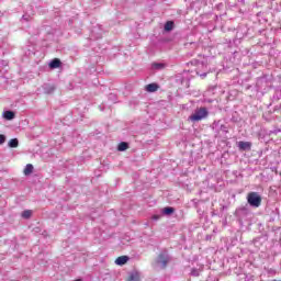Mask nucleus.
Returning <instances> with one entry per match:
<instances>
[{"label":"nucleus","instance_id":"nucleus-1","mask_svg":"<svg viewBox=\"0 0 281 281\" xmlns=\"http://www.w3.org/2000/svg\"><path fill=\"white\" fill-rule=\"evenodd\" d=\"M210 57H200V59H195L191 61V65L198 66L195 69L196 76H200L201 78H205L207 76V72H200V69H203V71H207V60Z\"/></svg>","mask_w":281,"mask_h":281},{"label":"nucleus","instance_id":"nucleus-2","mask_svg":"<svg viewBox=\"0 0 281 281\" xmlns=\"http://www.w3.org/2000/svg\"><path fill=\"white\" fill-rule=\"evenodd\" d=\"M207 115H209L207 108H200V109H196L194 113L189 116V120L190 122H201V120H205Z\"/></svg>","mask_w":281,"mask_h":281},{"label":"nucleus","instance_id":"nucleus-3","mask_svg":"<svg viewBox=\"0 0 281 281\" xmlns=\"http://www.w3.org/2000/svg\"><path fill=\"white\" fill-rule=\"evenodd\" d=\"M247 201L252 207H260L262 205V196L258 192L248 193Z\"/></svg>","mask_w":281,"mask_h":281},{"label":"nucleus","instance_id":"nucleus-4","mask_svg":"<svg viewBox=\"0 0 281 281\" xmlns=\"http://www.w3.org/2000/svg\"><path fill=\"white\" fill-rule=\"evenodd\" d=\"M170 261V257H168V254L161 252L158 256L157 262L160 265L161 269H166L168 267V262Z\"/></svg>","mask_w":281,"mask_h":281},{"label":"nucleus","instance_id":"nucleus-5","mask_svg":"<svg viewBox=\"0 0 281 281\" xmlns=\"http://www.w3.org/2000/svg\"><path fill=\"white\" fill-rule=\"evenodd\" d=\"M239 150H251V143L250 142H243L238 143Z\"/></svg>","mask_w":281,"mask_h":281},{"label":"nucleus","instance_id":"nucleus-6","mask_svg":"<svg viewBox=\"0 0 281 281\" xmlns=\"http://www.w3.org/2000/svg\"><path fill=\"white\" fill-rule=\"evenodd\" d=\"M159 89V85L157 83H149L145 87V90L148 92V93H155V91H157Z\"/></svg>","mask_w":281,"mask_h":281},{"label":"nucleus","instance_id":"nucleus-7","mask_svg":"<svg viewBox=\"0 0 281 281\" xmlns=\"http://www.w3.org/2000/svg\"><path fill=\"white\" fill-rule=\"evenodd\" d=\"M128 262V256H121L119 258H116L115 260V265H117L119 267H122L123 265H126Z\"/></svg>","mask_w":281,"mask_h":281},{"label":"nucleus","instance_id":"nucleus-8","mask_svg":"<svg viewBox=\"0 0 281 281\" xmlns=\"http://www.w3.org/2000/svg\"><path fill=\"white\" fill-rule=\"evenodd\" d=\"M16 115L14 114L13 111H4L2 114V117H4V120L11 121L14 120Z\"/></svg>","mask_w":281,"mask_h":281},{"label":"nucleus","instance_id":"nucleus-9","mask_svg":"<svg viewBox=\"0 0 281 281\" xmlns=\"http://www.w3.org/2000/svg\"><path fill=\"white\" fill-rule=\"evenodd\" d=\"M50 69H58L60 67V59L55 58L49 63Z\"/></svg>","mask_w":281,"mask_h":281},{"label":"nucleus","instance_id":"nucleus-10","mask_svg":"<svg viewBox=\"0 0 281 281\" xmlns=\"http://www.w3.org/2000/svg\"><path fill=\"white\" fill-rule=\"evenodd\" d=\"M117 150L120 153H124V150H128V143H126V142L120 143L117 146Z\"/></svg>","mask_w":281,"mask_h":281},{"label":"nucleus","instance_id":"nucleus-11","mask_svg":"<svg viewBox=\"0 0 281 281\" xmlns=\"http://www.w3.org/2000/svg\"><path fill=\"white\" fill-rule=\"evenodd\" d=\"M201 271H203V267L193 268L191 270V276H193V278H199V276H201Z\"/></svg>","mask_w":281,"mask_h":281},{"label":"nucleus","instance_id":"nucleus-12","mask_svg":"<svg viewBox=\"0 0 281 281\" xmlns=\"http://www.w3.org/2000/svg\"><path fill=\"white\" fill-rule=\"evenodd\" d=\"M8 146L9 148H19V139L18 138L10 139Z\"/></svg>","mask_w":281,"mask_h":281},{"label":"nucleus","instance_id":"nucleus-13","mask_svg":"<svg viewBox=\"0 0 281 281\" xmlns=\"http://www.w3.org/2000/svg\"><path fill=\"white\" fill-rule=\"evenodd\" d=\"M175 27V22L168 21L165 24V32H172V29Z\"/></svg>","mask_w":281,"mask_h":281},{"label":"nucleus","instance_id":"nucleus-14","mask_svg":"<svg viewBox=\"0 0 281 281\" xmlns=\"http://www.w3.org/2000/svg\"><path fill=\"white\" fill-rule=\"evenodd\" d=\"M31 172H34V166L32 164H29L24 168V175L27 177Z\"/></svg>","mask_w":281,"mask_h":281},{"label":"nucleus","instance_id":"nucleus-15","mask_svg":"<svg viewBox=\"0 0 281 281\" xmlns=\"http://www.w3.org/2000/svg\"><path fill=\"white\" fill-rule=\"evenodd\" d=\"M166 68V64H164V63H154L153 65H151V69H165Z\"/></svg>","mask_w":281,"mask_h":281},{"label":"nucleus","instance_id":"nucleus-16","mask_svg":"<svg viewBox=\"0 0 281 281\" xmlns=\"http://www.w3.org/2000/svg\"><path fill=\"white\" fill-rule=\"evenodd\" d=\"M173 213H175V209H173V207H170V206L165 207V209L162 210V214H167L168 216H169L170 214H173Z\"/></svg>","mask_w":281,"mask_h":281},{"label":"nucleus","instance_id":"nucleus-17","mask_svg":"<svg viewBox=\"0 0 281 281\" xmlns=\"http://www.w3.org/2000/svg\"><path fill=\"white\" fill-rule=\"evenodd\" d=\"M22 218H31L32 217V211L31 210H25L21 214Z\"/></svg>","mask_w":281,"mask_h":281},{"label":"nucleus","instance_id":"nucleus-18","mask_svg":"<svg viewBox=\"0 0 281 281\" xmlns=\"http://www.w3.org/2000/svg\"><path fill=\"white\" fill-rule=\"evenodd\" d=\"M130 281H139V273L137 272H132L130 274Z\"/></svg>","mask_w":281,"mask_h":281},{"label":"nucleus","instance_id":"nucleus-19","mask_svg":"<svg viewBox=\"0 0 281 281\" xmlns=\"http://www.w3.org/2000/svg\"><path fill=\"white\" fill-rule=\"evenodd\" d=\"M5 144V135L0 134V145Z\"/></svg>","mask_w":281,"mask_h":281},{"label":"nucleus","instance_id":"nucleus-20","mask_svg":"<svg viewBox=\"0 0 281 281\" xmlns=\"http://www.w3.org/2000/svg\"><path fill=\"white\" fill-rule=\"evenodd\" d=\"M188 74H190V71L182 72V82H186V76H188Z\"/></svg>","mask_w":281,"mask_h":281},{"label":"nucleus","instance_id":"nucleus-21","mask_svg":"<svg viewBox=\"0 0 281 281\" xmlns=\"http://www.w3.org/2000/svg\"><path fill=\"white\" fill-rule=\"evenodd\" d=\"M153 221H159V218H161V215H153Z\"/></svg>","mask_w":281,"mask_h":281},{"label":"nucleus","instance_id":"nucleus-22","mask_svg":"<svg viewBox=\"0 0 281 281\" xmlns=\"http://www.w3.org/2000/svg\"><path fill=\"white\" fill-rule=\"evenodd\" d=\"M280 177H281V172H280Z\"/></svg>","mask_w":281,"mask_h":281}]
</instances>
